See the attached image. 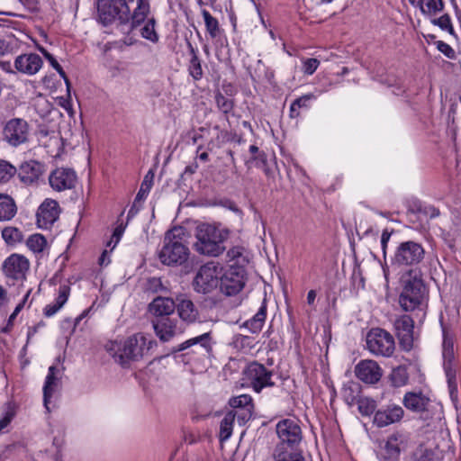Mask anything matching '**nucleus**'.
Masks as SVG:
<instances>
[{
    "instance_id": "338daca9",
    "label": "nucleus",
    "mask_w": 461,
    "mask_h": 461,
    "mask_svg": "<svg viewBox=\"0 0 461 461\" xmlns=\"http://www.w3.org/2000/svg\"><path fill=\"white\" fill-rule=\"evenodd\" d=\"M106 256H107V251L104 250L103 252V254L101 255L100 258H99L100 265H104V264H108L109 263V260L107 261V263H105Z\"/></svg>"
},
{
    "instance_id": "9d476101",
    "label": "nucleus",
    "mask_w": 461,
    "mask_h": 461,
    "mask_svg": "<svg viewBox=\"0 0 461 461\" xmlns=\"http://www.w3.org/2000/svg\"><path fill=\"white\" fill-rule=\"evenodd\" d=\"M245 285V269L231 266L221 275L220 289L222 294L231 296L239 294Z\"/></svg>"
},
{
    "instance_id": "c756f323",
    "label": "nucleus",
    "mask_w": 461,
    "mask_h": 461,
    "mask_svg": "<svg viewBox=\"0 0 461 461\" xmlns=\"http://www.w3.org/2000/svg\"><path fill=\"white\" fill-rule=\"evenodd\" d=\"M17 212L16 204L12 197L0 194V221H9Z\"/></svg>"
},
{
    "instance_id": "72a5a7b5",
    "label": "nucleus",
    "mask_w": 461,
    "mask_h": 461,
    "mask_svg": "<svg viewBox=\"0 0 461 461\" xmlns=\"http://www.w3.org/2000/svg\"><path fill=\"white\" fill-rule=\"evenodd\" d=\"M267 317V305L264 300L258 312L249 321H246L245 325L253 333L258 332L265 322Z\"/></svg>"
},
{
    "instance_id": "2eb2a0df",
    "label": "nucleus",
    "mask_w": 461,
    "mask_h": 461,
    "mask_svg": "<svg viewBox=\"0 0 461 461\" xmlns=\"http://www.w3.org/2000/svg\"><path fill=\"white\" fill-rule=\"evenodd\" d=\"M49 183L58 192L72 189L77 183L76 172L70 168H57L50 175Z\"/></svg>"
},
{
    "instance_id": "a19ab883",
    "label": "nucleus",
    "mask_w": 461,
    "mask_h": 461,
    "mask_svg": "<svg viewBox=\"0 0 461 461\" xmlns=\"http://www.w3.org/2000/svg\"><path fill=\"white\" fill-rule=\"evenodd\" d=\"M2 237L8 245H14L22 241L23 233L15 227H5L2 230Z\"/></svg>"
},
{
    "instance_id": "7ed1b4c3",
    "label": "nucleus",
    "mask_w": 461,
    "mask_h": 461,
    "mask_svg": "<svg viewBox=\"0 0 461 461\" xmlns=\"http://www.w3.org/2000/svg\"><path fill=\"white\" fill-rule=\"evenodd\" d=\"M229 231L209 223L199 224L195 229L194 249L200 255L219 257L226 249L225 240Z\"/></svg>"
},
{
    "instance_id": "412c9836",
    "label": "nucleus",
    "mask_w": 461,
    "mask_h": 461,
    "mask_svg": "<svg viewBox=\"0 0 461 461\" xmlns=\"http://www.w3.org/2000/svg\"><path fill=\"white\" fill-rule=\"evenodd\" d=\"M402 436L400 434L391 435L384 445L381 447L378 456L381 461H398L402 444Z\"/></svg>"
},
{
    "instance_id": "c85d7f7f",
    "label": "nucleus",
    "mask_w": 461,
    "mask_h": 461,
    "mask_svg": "<svg viewBox=\"0 0 461 461\" xmlns=\"http://www.w3.org/2000/svg\"><path fill=\"white\" fill-rule=\"evenodd\" d=\"M70 293V287L67 285H60L59 295L54 303L48 304L44 309V314L47 317L54 315L68 301Z\"/></svg>"
},
{
    "instance_id": "f8f14e48",
    "label": "nucleus",
    "mask_w": 461,
    "mask_h": 461,
    "mask_svg": "<svg viewBox=\"0 0 461 461\" xmlns=\"http://www.w3.org/2000/svg\"><path fill=\"white\" fill-rule=\"evenodd\" d=\"M276 433L280 442L276 446L283 447H294L302 440V430L297 421L285 419L276 424Z\"/></svg>"
},
{
    "instance_id": "79ce46f5",
    "label": "nucleus",
    "mask_w": 461,
    "mask_h": 461,
    "mask_svg": "<svg viewBox=\"0 0 461 461\" xmlns=\"http://www.w3.org/2000/svg\"><path fill=\"white\" fill-rule=\"evenodd\" d=\"M16 173L17 169L14 166L6 160L0 159V183L9 181Z\"/></svg>"
},
{
    "instance_id": "0eeeda50",
    "label": "nucleus",
    "mask_w": 461,
    "mask_h": 461,
    "mask_svg": "<svg viewBox=\"0 0 461 461\" xmlns=\"http://www.w3.org/2000/svg\"><path fill=\"white\" fill-rule=\"evenodd\" d=\"M221 272L219 263L212 261L203 265L194 278V289L202 294L212 292L220 284Z\"/></svg>"
},
{
    "instance_id": "3c124183",
    "label": "nucleus",
    "mask_w": 461,
    "mask_h": 461,
    "mask_svg": "<svg viewBox=\"0 0 461 461\" xmlns=\"http://www.w3.org/2000/svg\"><path fill=\"white\" fill-rule=\"evenodd\" d=\"M391 380L394 386H402L407 381L406 372L403 369H394L391 375Z\"/></svg>"
},
{
    "instance_id": "09e8293b",
    "label": "nucleus",
    "mask_w": 461,
    "mask_h": 461,
    "mask_svg": "<svg viewBox=\"0 0 461 461\" xmlns=\"http://www.w3.org/2000/svg\"><path fill=\"white\" fill-rule=\"evenodd\" d=\"M409 461H437L432 450L420 447L410 457Z\"/></svg>"
},
{
    "instance_id": "423d86ee",
    "label": "nucleus",
    "mask_w": 461,
    "mask_h": 461,
    "mask_svg": "<svg viewBox=\"0 0 461 461\" xmlns=\"http://www.w3.org/2000/svg\"><path fill=\"white\" fill-rule=\"evenodd\" d=\"M425 257L421 244L408 240L401 242L395 249L391 258V266L394 268L418 266Z\"/></svg>"
},
{
    "instance_id": "bf43d9fd",
    "label": "nucleus",
    "mask_w": 461,
    "mask_h": 461,
    "mask_svg": "<svg viewBox=\"0 0 461 461\" xmlns=\"http://www.w3.org/2000/svg\"><path fill=\"white\" fill-rule=\"evenodd\" d=\"M390 237H391V232H389L387 230H384V231L382 233V237H381V245H382V249H383V252H384V256L386 254L387 243L390 240Z\"/></svg>"
},
{
    "instance_id": "0e129e2a",
    "label": "nucleus",
    "mask_w": 461,
    "mask_h": 461,
    "mask_svg": "<svg viewBox=\"0 0 461 461\" xmlns=\"http://www.w3.org/2000/svg\"><path fill=\"white\" fill-rule=\"evenodd\" d=\"M316 298V292L314 290H310L307 294V303L309 304H312Z\"/></svg>"
},
{
    "instance_id": "20e7f679",
    "label": "nucleus",
    "mask_w": 461,
    "mask_h": 461,
    "mask_svg": "<svg viewBox=\"0 0 461 461\" xmlns=\"http://www.w3.org/2000/svg\"><path fill=\"white\" fill-rule=\"evenodd\" d=\"M184 235L185 231L181 227H174L167 231L163 246L158 252V258L162 264L181 266L187 261L190 251L184 242Z\"/></svg>"
},
{
    "instance_id": "6ab92c4d",
    "label": "nucleus",
    "mask_w": 461,
    "mask_h": 461,
    "mask_svg": "<svg viewBox=\"0 0 461 461\" xmlns=\"http://www.w3.org/2000/svg\"><path fill=\"white\" fill-rule=\"evenodd\" d=\"M59 217V204L54 200H46L37 212V222L41 228H50Z\"/></svg>"
},
{
    "instance_id": "e433bc0d",
    "label": "nucleus",
    "mask_w": 461,
    "mask_h": 461,
    "mask_svg": "<svg viewBox=\"0 0 461 461\" xmlns=\"http://www.w3.org/2000/svg\"><path fill=\"white\" fill-rule=\"evenodd\" d=\"M431 23L438 26L442 31L447 32L455 40H457V35L454 30L452 21L447 14L441 15L439 18L431 20Z\"/></svg>"
},
{
    "instance_id": "a878e982",
    "label": "nucleus",
    "mask_w": 461,
    "mask_h": 461,
    "mask_svg": "<svg viewBox=\"0 0 461 461\" xmlns=\"http://www.w3.org/2000/svg\"><path fill=\"white\" fill-rule=\"evenodd\" d=\"M60 382V372L55 366H51L49 367V373L46 376L45 384L43 386V403L45 408L49 411V402L52 394L58 388Z\"/></svg>"
},
{
    "instance_id": "4468645a",
    "label": "nucleus",
    "mask_w": 461,
    "mask_h": 461,
    "mask_svg": "<svg viewBox=\"0 0 461 461\" xmlns=\"http://www.w3.org/2000/svg\"><path fill=\"white\" fill-rule=\"evenodd\" d=\"M413 328L414 321L409 315H402L394 321V329L400 346L406 351L411 350L413 347Z\"/></svg>"
},
{
    "instance_id": "f03ea898",
    "label": "nucleus",
    "mask_w": 461,
    "mask_h": 461,
    "mask_svg": "<svg viewBox=\"0 0 461 461\" xmlns=\"http://www.w3.org/2000/svg\"><path fill=\"white\" fill-rule=\"evenodd\" d=\"M157 345L156 340L144 333H136L122 344L112 343L108 348L111 351L115 362L125 366L130 361H137L149 353Z\"/></svg>"
},
{
    "instance_id": "4c0bfd02",
    "label": "nucleus",
    "mask_w": 461,
    "mask_h": 461,
    "mask_svg": "<svg viewBox=\"0 0 461 461\" xmlns=\"http://www.w3.org/2000/svg\"><path fill=\"white\" fill-rule=\"evenodd\" d=\"M18 49V41L13 35L0 37V56L14 53Z\"/></svg>"
},
{
    "instance_id": "f704fd0d",
    "label": "nucleus",
    "mask_w": 461,
    "mask_h": 461,
    "mask_svg": "<svg viewBox=\"0 0 461 461\" xmlns=\"http://www.w3.org/2000/svg\"><path fill=\"white\" fill-rule=\"evenodd\" d=\"M187 45L191 54V59L188 66L189 74L194 80H200L203 77L201 60L192 44L188 42Z\"/></svg>"
},
{
    "instance_id": "c9c22d12",
    "label": "nucleus",
    "mask_w": 461,
    "mask_h": 461,
    "mask_svg": "<svg viewBox=\"0 0 461 461\" xmlns=\"http://www.w3.org/2000/svg\"><path fill=\"white\" fill-rule=\"evenodd\" d=\"M230 404L232 408H244V410L238 411L240 413V417L244 420L249 414L250 416L252 404H251V397L247 394H242L237 397H234L230 400Z\"/></svg>"
},
{
    "instance_id": "5fc2aeb1",
    "label": "nucleus",
    "mask_w": 461,
    "mask_h": 461,
    "mask_svg": "<svg viewBox=\"0 0 461 461\" xmlns=\"http://www.w3.org/2000/svg\"><path fill=\"white\" fill-rule=\"evenodd\" d=\"M123 231H124V227H122V225L116 227L113 233L112 239L108 242L107 246H111V244L113 242V246L112 248V249H113L116 246V244L119 242Z\"/></svg>"
},
{
    "instance_id": "a18cd8bd",
    "label": "nucleus",
    "mask_w": 461,
    "mask_h": 461,
    "mask_svg": "<svg viewBox=\"0 0 461 461\" xmlns=\"http://www.w3.org/2000/svg\"><path fill=\"white\" fill-rule=\"evenodd\" d=\"M140 34L143 38L152 41L157 42L158 40V36L155 30V19L151 18L147 21L144 26L140 29Z\"/></svg>"
},
{
    "instance_id": "ea45409f",
    "label": "nucleus",
    "mask_w": 461,
    "mask_h": 461,
    "mask_svg": "<svg viewBox=\"0 0 461 461\" xmlns=\"http://www.w3.org/2000/svg\"><path fill=\"white\" fill-rule=\"evenodd\" d=\"M153 178L154 173L152 172V170H149L144 176L140 188L135 197V203H140L146 198L152 186Z\"/></svg>"
},
{
    "instance_id": "b1692460",
    "label": "nucleus",
    "mask_w": 461,
    "mask_h": 461,
    "mask_svg": "<svg viewBox=\"0 0 461 461\" xmlns=\"http://www.w3.org/2000/svg\"><path fill=\"white\" fill-rule=\"evenodd\" d=\"M444 358V368L448 379V383L451 384L452 379L455 378V370L453 368L454 360V342L452 338L449 336L447 331L443 329V351Z\"/></svg>"
},
{
    "instance_id": "393cba45",
    "label": "nucleus",
    "mask_w": 461,
    "mask_h": 461,
    "mask_svg": "<svg viewBox=\"0 0 461 461\" xmlns=\"http://www.w3.org/2000/svg\"><path fill=\"white\" fill-rule=\"evenodd\" d=\"M175 310L176 303L169 297L158 296L149 304V311L155 319L169 317Z\"/></svg>"
},
{
    "instance_id": "aec40b11",
    "label": "nucleus",
    "mask_w": 461,
    "mask_h": 461,
    "mask_svg": "<svg viewBox=\"0 0 461 461\" xmlns=\"http://www.w3.org/2000/svg\"><path fill=\"white\" fill-rule=\"evenodd\" d=\"M404 414L403 409L399 405H388L385 409L378 410L374 417V423L383 428L400 421Z\"/></svg>"
},
{
    "instance_id": "1a4fd4ad",
    "label": "nucleus",
    "mask_w": 461,
    "mask_h": 461,
    "mask_svg": "<svg viewBox=\"0 0 461 461\" xmlns=\"http://www.w3.org/2000/svg\"><path fill=\"white\" fill-rule=\"evenodd\" d=\"M402 403L408 410L416 412L425 420L434 415L432 401L421 392H407L402 399Z\"/></svg>"
},
{
    "instance_id": "052dcab7",
    "label": "nucleus",
    "mask_w": 461,
    "mask_h": 461,
    "mask_svg": "<svg viewBox=\"0 0 461 461\" xmlns=\"http://www.w3.org/2000/svg\"><path fill=\"white\" fill-rule=\"evenodd\" d=\"M23 5H24L28 9L34 10L37 8L38 1L37 0H19Z\"/></svg>"
},
{
    "instance_id": "9b49d317",
    "label": "nucleus",
    "mask_w": 461,
    "mask_h": 461,
    "mask_svg": "<svg viewBox=\"0 0 461 461\" xmlns=\"http://www.w3.org/2000/svg\"><path fill=\"white\" fill-rule=\"evenodd\" d=\"M245 375L248 383L256 393H260L263 388L271 387L275 384L272 381L273 372L258 362H252L247 366Z\"/></svg>"
},
{
    "instance_id": "ddd939ff",
    "label": "nucleus",
    "mask_w": 461,
    "mask_h": 461,
    "mask_svg": "<svg viewBox=\"0 0 461 461\" xmlns=\"http://www.w3.org/2000/svg\"><path fill=\"white\" fill-rule=\"evenodd\" d=\"M4 139L16 147L28 140L29 125L23 119L14 118L8 121L4 128Z\"/></svg>"
},
{
    "instance_id": "680f3d73",
    "label": "nucleus",
    "mask_w": 461,
    "mask_h": 461,
    "mask_svg": "<svg viewBox=\"0 0 461 461\" xmlns=\"http://www.w3.org/2000/svg\"><path fill=\"white\" fill-rule=\"evenodd\" d=\"M0 68L7 73H14L9 61H0Z\"/></svg>"
},
{
    "instance_id": "4be33fe9",
    "label": "nucleus",
    "mask_w": 461,
    "mask_h": 461,
    "mask_svg": "<svg viewBox=\"0 0 461 461\" xmlns=\"http://www.w3.org/2000/svg\"><path fill=\"white\" fill-rule=\"evenodd\" d=\"M43 171V165L36 160L23 162L17 170L20 180L25 185L36 183Z\"/></svg>"
},
{
    "instance_id": "dca6fc26",
    "label": "nucleus",
    "mask_w": 461,
    "mask_h": 461,
    "mask_svg": "<svg viewBox=\"0 0 461 461\" xmlns=\"http://www.w3.org/2000/svg\"><path fill=\"white\" fill-rule=\"evenodd\" d=\"M355 373L358 379L366 384H375L382 376V369L379 365L371 359L361 360L355 367Z\"/></svg>"
},
{
    "instance_id": "bb28decb",
    "label": "nucleus",
    "mask_w": 461,
    "mask_h": 461,
    "mask_svg": "<svg viewBox=\"0 0 461 461\" xmlns=\"http://www.w3.org/2000/svg\"><path fill=\"white\" fill-rule=\"evenodd\" d=\"M176 309L180 319L186 323H194L199 319V312L194 303L187 298H177Z\"/></svg>"
},
{
    "instance_id": "8fccbe9b",
    "label": "nucleus",
    "mask_w": 461,
    "mask_h": 461,
    "mask_svg": "<svg viewBox=\"0 0 461 461\" xmlns=\"http://www.w3.org/2000/svg\"><path fill=\"white\" fill-rule=\"evenodd\" d=\"M216 104L218 108L223 113H229L233 109V101L226 96H224L221 93H218L215 96Z\"/></svg>"
},
{
    "instance_id": "603ef678",
    "label": "nucleus",
    "mask_w": 461,
    "mask_h": 461,
    "mask_svg": "<svg viewBox=\"0 0 461 461\" xmlns=\"http://www.w3.org/2000/svg\"><path fill=\"white\" fill-rule=\"evenodd\" d=\"M435 44L437 46L438 50L443 53L447 58L450 59H455L456 58V51L449 44L442 41H436Z\"/></svg>"
},
{
    "instance_id": "49530a36",
    "label": "nucleus",
    "mask_w": 461,
    "mask_h": 461,
    "mask_svg": "<svg viewBox=\"0 0 461 461\" xmlns=\"http://www.w3.org/2000/svg\"><path fill=\"white\" fill-rule=\"evenodd\" d=\"M202 14L204 19L207 32L212 38H215L219 32L218 21L207 10H203Z\"/></svg>"
},
{
    "instance_id": "6e6552de",
    "label": "nucleus",
    "mask_w": 461,
    "mask_h": 461,
    "mask_svg": "<svg viewBox=\"0 0 461 461\" xmlns=\"http://www.w3.org/2000/svg\"><path fill=\"white\" fill-rule=\"evenodd\" d=\"M366 345L369 351L381 357H391L395 348L394 339L384 329L373 328L366 335Z\"/></svg>"
},
{
    "instance_id": "13d9d810",
    "label": "nucleus",
    "mask_w": 461,
    "mask_h": 461,
    "mask_svg": "<svg viewBox=\"0 0 461 461\" xmlns=\"http://www.w3.org/2000/svg\"><path fill=\"white\" fill-rule=\"evenodd\" d=\"M29 295H30V291H29V292H27V294H25V296H24V298H23V302H21V303H20L15 307V309H14V312L10 315V317H9V321H8L9 322H12V321L15 319V317L17 316V314L21 312V310L23 308V305H24V303H25L26 300L28 299Z\"/></svg>"
},
{
    "instance_id": "6e6d98bb",
    "label": "nucleus",
    "mask_w": 461,
    "mask_h": 461,
    "mask_svg": "<svg viewBox=\"0 0 461 461\" xmlns=\"http://www.w3.org/2000/svg\"><path fill=\"white\" fill-rule=\"evenodd\" d=\"M14 417V413L11 411H8L5 413L4 417L0 420V434L11 423Z\"/></svg>"
},
{
    "instance_id": "37998d69",
    "label": "nucleus",
    "mask_w": 461,
    "mask_h": 461,
    "mask_svg": "<svg viewBox=\"0 0 461 461\" xmlns=\"http://www.w3.org/2000/svg\"><path fill=\"white\" fill-rule=\"evenodd\" d=\"M46 243V239L41 234H33L30 236L26 242L31 250L38 253L43 251Z\"/></svg>"
},
{
    "instance_id": "7c9ffc66",
    "label": "nucleus",
    "mask_w": 461,
    "mask_h": 461,
    "mask_svg": "<svg viewBox=\"0 0 461 461\" xmlns=\"http://www.w3.org/2000/svg\"><path fill=\"white\" fill-rule=\"evenodd\" d=\"M211 335L209 332H205L200 336L189 339L185 342L181 343L175 352L183 351L192 346L199 345L204 351L209 352L211 350Z\"/></svg>"
},
{
    "instance_id": "473e14b6",
    "label": "nucleus",
    "mask_w": 461,
    "mask_h": 461,
    "mask_svg": "<svg viewBox=\"0 0 461 461\" xmlns=\"http://www.w3.org/2000/svg\"><path fill=\"white\" fill-rule=\"evenodd\" d=\"M236 416L240 418L239 411H229L221 420L219 435L221 441H225L231 436L233 422Z\"/></svg>"
},
{
    "instance_id": "4d7b16f0",
    "label": "nucleus",
    "mask_w": 461,
    "mask_h": 461,
    "mask_svg": "<svg viewBox=\"0 0 461 461\" xmlns=\"http://www.w3.org/2000/svg\"><path fill=\"white\" fill-rule=\"evenodd\" d=\"M242 256V249L240 247H234L228 250L227 257L230 260L238 259Z\"/></svg>"
},
{
    "instance_id": "39448f33",
    "label": "nucleus",
    "mask_w": 461,
    "mask_h": 461,
    "mask_svg": "<svg viewBox=\"0 0 461 461\" xmlns=\"http://www.w3.org/2000/svg\"><path fill=\"white\" fill-rule=\"evenodd\" d=\"M402 292L399 303L403 311L417 309L425 295V285L417 269H410L401 277Z\"/></svg>"
},
{
    "instance_id": "2f4dec72",
    "label": "nucleus",
    "mask_w": 461,
    "mask_h": 461,
    "mask_svg": "<svg viewBox=\"0 0 461 461\" xmlns=\"http://www.w3.org/2000/svg\"><path fill=\"white\" fill-rule=\"evenodd\" d=\"M273 456L276 461H304L301 453L295 452L290 447H283V446L276 447Z\"/></svg>"
},
{
    "instance_id": "de8ad7c7",
    "label": "nucleus",
    "mask_w": 461,
    "mask_h": 461,
    "mask_svg": "<svg viewBox=\"0 0 461 461\" xmlns=\"http://www.w3.org/2000/svg\"><path fill=\"white\" fill-rule=\"evenodd\" d=\"M357 403L359 412L365 416L371 415L376 408L375 402L367 397L359 398Z\"/></svg>"
},
{
    "instance_id": "5701e85b",
    "label": "nucleus",
    "mask_w": 461,
    "mask_h": 461,
    "mask_svg": "<svg viewBox=\"0 0 461 461\" xmlns=\"http://www.w3.org/2000/svg\"><path fill=\"white\" fill-rule=\"evenodd\" d=\"M43 62L36 53L23 54L18 56L14 61L15 68L23 74L34 75L41 68Z\"/></svg>"
},
{
    "instance_id": "e2e57ef3",
    "label": "nucleus",
    "mask_w": 461,
    "mask_h": 461,
    "mask_svg": "<svg viewBox=\"0 0 461 461\" xmlns=\"http://www.w3.org/2000/svg\"><path fill=\"white\" fill-rule=\"evenodd\" d=\"M7 303L6 291L0 285V307Z\"/></svg>"
},
{
    "instance_id": "f3484780",
    "label": "nucleus",
    "mask_w": 461,
    "mask_h": 461,
    "mask_svg": "<svg viewBox=\"0 0 461 461\" xmlns=\"http://www.w3.org/2000/svg\"><path fill=\"white\" fill-rule=\"evenodd\" d=\"M29 268V261L22 255L12 254L3 264L4 273L11 278L20 279L23 277Z\"/></svg>"
},
{
    "instance_id": "774afa93",
    "label": "nucleus",
    "mask_w": 461,
    "mask_h": 461,
    "mask_svg": "<svg viewBox=\"0 0 461 461\" xmlns=\"http://www.w3.org/2000/svg\"><path fill=\"white\" fill-rule=\"evenodd\" d=\"M149 283H150L151 285H154V286L161 285L160 280L157 279V278L150 279Z\"/></svg>"
},
{
    "instance_id": "a211bd4d",
    "label": "nucleus",
    "mask_w": 461,
    "mask_h": 461,
    "mask_svg": "<svg viewBox=\"0 0 461 461\" xmlns=\"http://www.w3.org/2000/svg\"><path fill=\"white\" fill-rule=\"evenodd\" d=\"M151 322L156 335L163 342L169 341L180 332L176 319L162 317L160 319H154Z\"/></svg>"
},
{
    "instance_id": "c03bdc74",
    "label": "nucleus",
    "mask_w": 461,
    "mask_h": 461,
    "mask_svg": "<svg viewBox=\"0 0 461 461\" xmlns=\"http://www.w3.org/2000/svg\"><path fill=\"white\" fill-rule=\"evenodd\" d=\"M315 98L313 94L304 95L295 99L290 107L291 117H296L299 115L298 109L302 107H308V102Z\"/></svg>"
},
{
    "instance_id": "69168bd1",
    "label": "nucleus",
    "mask_w": 461,
    "mask_h": 461,
    "mask_svg": "<svg viewBox=\"0 0 461 461\" xmlns=\"http://www.w3.org/2000/svg\"><path fill=\"white\" fill-rule=\"evenodd\" d=\"M138 203H135V202L133 203L131 208L129 211V214H128L129 216H133L135 213L138 212V211H139V208L137 207Z\"/></svg>"
},
{
    "instance_id": "58836bf2",
    "label": "nucleus",
    "mask_w": 461,
    "mask_h": 461,
    "mask_svg": "<svg viewBox=\"0 0 461 461\" xmlns=\"http://www.w3.org/2000/svg\"><path fill=\"white\" fill-rule=\"evenodd\" d=\"M40 51L43 54V56L48 59V61L50 63L52 68L59 74V76L64 79L68 93L70 92V81L68 78L65 71L63 70L62 67L59 64V62L56 60V59L48 52L44 48H40Z\"/></svg>"
},
{
    "instance_id": "864d4df0",
    "label": "nucleus",
    "mask_w": 461,
    "mask_h": 461,
    "mask_svg": "<svg viewBox=\"0 0 461 461\" xmlns=\"http://www.w3.org/2000/svg\"><path fill=\"white\" fill-rule=\"evenodd\" d=\"M320 65V61L317 59H307L303 62V72L307 75H312Z\"/></svg>"
},
{
    "instance_id": "cd10ccee",
    "label": "nucleus",
    "mask_w": 461,
    "mask_h": 461,
    "mask_svg": "<svg viewBox=\"0 0 461 461\" xmlns=\"http://www.w3.org/2000/svg\"><path fill=\"white\" fill-rule=\"evenodd\" d=\"M409 3L420 10L427 16H435L444 9L442 0H408Z\"/></svg>"
},
{
    "instance_id": "f257e3e1",
    "label": "nucleus",
    "mask_w": 461,
    "mask_h": 461,
    "mask_svg": "<svg viewBox=\"0 0 461 461\" xmlns=\"http://www.w3.org/2000/svg\"><path fill=\"white\" fill-rule=\"evenodd\" d=\"M98 14L104 25L115 20L134 28L144 23L149 14V0H98Z\"/></svg>"
}]
</instances>
